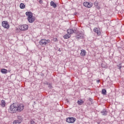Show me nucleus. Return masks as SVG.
<instances>
[{
	"label": "nucleus",
	"mask_w": 124,
	"mask_h": 124,
	"mask_svg": "<svg viewBox=\"0 0 124 124\" xmlns=\"http://www.w3.org/2000/svg\"><path fill=\"white\" fill-rule=\"evenodd\" d=\"M24 110V106L18 104L17 103H13L10 106L9 112L10 113H17V112H22Z\"/></svg>",
	"instance_id": "1"
},
{
	"label": "nucleus",
	"mask_w": 124,
	"mask_h": 124,
	"mask_svg": "<svg viewBox=\"0 0 124 124\" xmlns=\"http://www.w3.org/2000/svg\"><path fill=\"white\" fill-rule=\"evenodd\" d=\"M26 15L28 16L27 19L29 23H32L35 20V17L33 16L31 12H26Z\"/></svg>",
	"instance_id": "2"
},
{
	"label": "nucleus",
	"mask_w": 124,
	"mask_h": 124,
	"mask_svg": "<svg viewBox=\"0 0 124 124\" xmlns=\"http://www.w3.org/2000/svg\"><path fill=\"white\" fill-rule=\"evenodd\" d=\"M68 34H72V33H78V30L77 28H74V29H69L67 30Z\"/></svg>",
	"instance_id": "3"
},
{
	"label": "nucleus",
	"mask_w": 124,
	"mask_h": 124,
	"mask_svg": "<svg viewBox=\"0 0 124 124\" xmlns=\"http://www.w3.org/2000/svg\"><path fill=\"white\" fill-rule=\"evenodd\" d=\"M67 123H69V124H73V123H75V121H76V118L74 117H68L66 118Z\"/></svg>",
	"instance_id": "4"
},
{
	"label": "nucleus",
	"mask_w": 124,
	"mask_h": 124,
	"mask_svg": "<svg viewBox=\"0 0 124 124\" xmlns=\"http://www.w3.org/2000/svg\"><path fill=\"white\" fill-rule=\"evenodd\" d=\"M83 5L85 7H87V8H91V7H93V3L89 2H84L83 3Z\"/></svg>",
	"instance_id": "5"
},
{
	"label": "nucleus",
	"mask_w": 124,
	"mask_h": 124,
	"mask_svg": "<svg viewBox=\"0 0 124 124\" xmlns=\"http://www.w3.org/2000/svg\"><path fill=\"white\" fill-rule=\"evenodd\" d=\"M39 44L40 45H42V46H45V45L48 44V40L42 39L39 41Z\"/></svg>",
	"instance_id": "6"
},
{
	"label": "nucleus",
	"mask_w": 124,
	"mask_h": 124,
	"mask_svg": "<svg viewBox=\"0 0 124 124\" xmlns=\"http://www.w3.org/2000/svg\"><path fill=\"white\" fill-rule=\"evenodd\" d=\"M2 26L5 29H9V24H8V22L6 21L2 22Z\"/></svg>",
	"instance_id": "7"
},
{
	"label": "nucleus",
	"mask_w": 124,
	"mask_h": 124,
	"mask_svg": "<svg viewBox=\"0 0 124 124\" xmlns=\"http://www.w3.org/2000/svg\"><path fill=\"white\" fill-rule=\"evenodd\" d=\"M29 29V26L28 25H22L20 28L19 30L20 31H27Z\"/></svg>",
	"instance_id": "8"
},
{
	"label": "nucleus",
	"mask_w": 124,
	"mask_h": 124,
	"mask_svg": "<svg viewBox=\"0 0 124 124\" xmlns=\"http://www.w3.org/2000/svg\"><path fill=\"white\" fill-rule=\"evenodd\" d=\"M93 31L97 33V35H100L101 32H100V30L97 28H95L93 29Z\"/></svg>",
	"instance_id": "9"
},
{
	"label": "nucleus",
	"mask_w": 124,
	"mask_h": 124,
	"mask_svg": "<svg viewBox=\"0 0 124 124\" xmlns=\"http://www.w3.org/2000/svg\"><path fill=\"white\" fill-rule=\"evenodd\" d=\"M86 54L87 52H86V50H85V49L81 50L80 56H81V57H85Z\"/></svg>",
	"instance_id": "10"
},
{
	"label": "nucleus",
	"mask_w": 124,
	"mask_h": 124,
	"mask_svg": "<svg viewBox=\"0 0 124 124\" xmlns=\"http://www.w3.org/2000/svg\"><path fill=\"white\" fill-rule=\"evenodd\" d=\"M6 105V103H5V101L2 100L1 101L0 106L2 107H5Z\"/></svg>",
	"instance_id": "11"
},
{
	"label": "nucleus",
	"mask_w": 124,
	"mask_h": 124,
	"mask_svg": "<svg viewBox=\"0 0 124 124\" xmlns=\"http://www.w3.org/2000/svg\"><path fill=\"white\" fill-rule=\"evenodd\" d=\"M50 5L51 6H53L54 8H56L57 7V4H56V3L53 1L50 2Z\"/></svg>",
	"instance_id": "12"
},
{
	"label": "nucleus",
	"mask_w": 124,
	"mask_h": 124,
	"mask_svg": "<svg viewBox=\"0 0 124 124\" xmlns=\"http://www.w3.org/2000/svg\"><path fill=\"white\" fill-rule=\"evenodd\" d=\"M101 113H102L103 116H107V113H108V112H107V111H106V110L103 109L101 111Z\"/></svg>",
	"instance_id": "13"
},
{
	"label": "nucleus",
	"mask_w": 124,
	"mask_h": 124,
	"mask_svg": "<svg viewBox=\"0 0 124 124\" xmlns=\"http://www.w3.org/2000/svg\"><path fill=\"white\" fill-rule=\"evenodd\" d=\"M70 36H71V35H70V34H66L64 35L63 37H64V39H68V38H70Z\"/></svg>",
	"instance_id": "14"
},
{
	"label": "nucleus",
	"mask_w": 124,
	"mask_h": 124,
	"mask_svg": "<svg viewBox=\"0 0 124 124\" xmlns=\"http://www.w3.org/2000/svg\"><path fill=\"white\" fill-rule=\"evenodd\" d=\"M1 72V73H3V74H6V73H7V70L5 69H2Z\"/></svg>",
	"instance_id": "15"
},
{
	"label": "nucleus",
	"mask_w": 124,
	"mask_h": 124,
	"mask_svg": "<svg viewBox=\"0 0 124 124\" xmlns=\"http://www.w3.org/2000/svg\"><path fill=\"white\" fill-rule=\"evenodd\" d=\"M19 6H20L21 9H24V8H26V6L23 3H20Z\"/></svg>",
	"instance_id": "16"
},
{
	"label": "nucleus",
	"mask_w": 124,
	"mask_h": 124,
	"mask_svg": "<svg viewBox=\"0 0 124 124\" xmlns=\"http://www.w3.org/2000/svg\"><path fill=\"white\" fill-rule=\"evenodd\" d=\"M77 103L78 104V105H82L83 103H84V101L82 100H78Z\"/></svg>",
	"instance_id": "17"
},
{
	"label": "nucleus",
	"mask_w": 124,
	"mask_h": 124,
	"mask_svg": "<svg viewBox=\"0 0 124 124\" xmlns=\"http://www.w3.org/2000/svg\"><path fill=\"white\" fill-rule=\"evenodd\" d=\"M17 119H18L17 121H19V122L22 123L23 121V118H22V116H17Z\"/></svg>",
	"instance_id": "18"
},
{
	"label": "nucleus",
	"mask_w": 124,
	"mask_h": 124,
	"mask_svg": "<svg viewBox=\"0 0 124 124\" xmlns=\"http://www.w3.org/2000/svg\"><path fill=\"white\" fill-rule=\"evenodd\" d=\"M81 35H82L81 34L77 35L76 36L77 39H81V38H83V36H82Z\"/></svg>",
	"instance_id": "19"
},
{
	"label": "nucleus",
	"mask_w": 124,
	"mask_h": 124,
	"mask_svg": "<svg viewBox=\"0 0 124 124\" xmlns=\"http://www.w3.org/2000/svg\"><path fill=\"white\" fill-rule=\"evenodd\" d=\"M21 124V122L19 120H15L13 122V124Z\"/></svg>",
	"instance_id": "20"
},
{
	"label": "nucleus",
	"mask_w": 124,
	"mask_h": 124,
	"mask_svg": "<svg viewBox=\"0 0 124 124\" xmlns=\"http://www.w3.org/2000/svg\"><path fill=\"white\" fill-rule=\"evenodd\" d=\"M106 93H107V91H106V89H103L102 90V93L103 94H106Z\"/></svg>",
	"instance_id": "21"
},
{
	"label": "nucleus",
	"mask_w": 124,
	"mask_h": 124,
	"mask_svg": "<svg viewBox=\"0 0 124 124\" xmlns=\"http://www.w3.org/2000/svg\"><path fill=\"white\" fill-rule=\"evenodd\" d=\"M94 5H95V6H97V5H98V2L97 1H95L94 2Z\"/></svg>",
	"instance_id": "22"
},
{
	"label": "nucleus",
	"mask_w": 124,
	"mask_h": 124,
	"mask_svg": "<svg viewBox=\"0 0 124 124\" xmlns=\"http://www.w3.org/2000/svg\"><path fill=\"white\" fill-rule=\"evenodd\" d=\"M89 100L90 102H91V104H93V100L91 98H89Z\"/></svg>",
	"instance_id": "23"
},
{
	"label": "nucleus",
	"mask_w": 124,
	"mask_h": 124,
	"mask_svg": "<svg viewBox=\"0 0 124 124\" xmlns=\"http://www.w3.org/2000/svg\"><path fill=\"white\" fill-rule=\"evenodd\" d=\"M117 66L118 67H119L118 69L121 70L122 69V64H119V65H118Z\"/></svg>",
	"instance_id": "24"
},
{
	"label": "nucleus",
	"mask_w": 124,
	"mask_h": 124,
	"mask_svg": "<svg viewBox=\"0 0 124 124\" xmlns=\"http://www.w3.org/2000/svg\"><path fill=\"white\" fill-rule=\"evenodd\" d=\"M34 123H35V122H34V121L33 120H31L30 121V124H34Z\"/></svg>",
	"instance_id": "25"
},
{
	"label": "nucleus",
	"mask_w": 124,
	"mask_h": 124,
	"mask_svg": "<svg viewBox=\"0 0 124 124\" xmlns=\"http://www.w3.org/2000/svg\"><path fill=\"white\" fill-rule=\"evenodd\" d=\"M48 85V88H50L51 89L52 88V85H51V84H49Z\"/></svg>",
	"instance_id": "26"
},
{
	"label": "nucleus",
	"mask_w": 124,
	"mask_h": 124,
	"mask_svg": "<svg viewBox=\"0 0 124 124\" xmlns=\"http://www.w3.org/2000/svg\"><path fill=\"white\" fill-rule=\"evenodd\" d=\"M100 82V80H96V83H97V84H99V82Z\"/></svg>",
	"instance_id": "27"
},
{
	"label": "nucleus",
	"mask_w": 124,
	"mask_h": 124,
	"mask_svg": "<svg viewBox=\"0 0 124 124\" xmlns=\"http://www.w3.org/2000/svg\"><path fill=\"white\" fill-rule=\"evenodd\" d=\"M54 41H58V39L57 38H55L54 39Z\"/></svg>",
	"instance_id": "28"
},
{
	"label": "nucleus",
	"mask_w": 124,
	"mask_h": 124,
	"mask_svg": "<svg viewBox=\"0 0 124 124\" xmlns=\"http://www.w3.org/2000/svg\"><path fill=\"white\" fill-rule=\"evenodd\" d=\"M58 51H59V52H61V48H59V49L58 50Z\"/></svg>",
	"instance_id": "29"
},
{
	"label": "nucleus",
	"mask_w": 124,
	"mask_h": 124,
	"mask_svg": "<svg viewBox=\"0 0 124 124\" xmlns=\"http://www.w3.org/2000/svg\"><path fill=\"white\" fill-rule=\"evenodd\" d=\"M44 84H47V82H44Z\"/></svg>",
	"instance_id": "30"
},
{
	"label": "nucleus",
	"mask_w": 124,
	"mask_h": 124,
	"mask_svg": "<svg viewBox=\"0 0 124 124\" xmlns=\"http://www.w3.org/2000/svg\"><path fill=\"white\" fill-rule=\"evenodd\" d=\"M49 84L50 83H48V82L46 83V85H49Z\"/></svg>",
	"instance_id": "31"
}]
</instances>
